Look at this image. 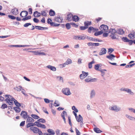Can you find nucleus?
Listing matches in <instances>:
<instances>
[{
    "label": "nucleus",
    "instance_id": "nucleus-1",
    "mask_svg": "<svg viewBox=\"0 0 135 135\" xmlns=\"http://www.w3.org/2000/svg\"><path fill=\"white\" fill-rule=\"evenodd\" d=\"M109 32L111 34L110 36L112 39L117 38V37H118V35L117 34V31L115 29H111Z\"/></svg>",
    "mask_w": 135,
    "mask_h": 135
},
{
    "label": "nucleus",
    "instance_id": "nucleus-2",
    "mask_svg": "<svg viewBox=\"0 0 135 135\" xmlns=\"http://www.w3.org/2000/svg\"><path fill=\"white\" fill-rule=\"evenodd\" d=\"M30 129L35 133H38L39 135H42V131L37 127H30Z\"/></svg>",
    "mask_w": 135,
    "mask_h": 135
},
{
    "label": "nucleus",
    "instance_id": "nucleus-3",
    "mask_svg": "<svg viewBox=\"0 0 135 135\" xmlns=\"http://www.w3.org/2000/svg\"><path fill=\"white\" fill-rule=\"evenodd\" d=\"M73 113L75 116L77 121L78 122H80L81 123H83V118L79 114L78 117L76 113L75 112L73 111Z\"/></svg>",
    "mask_w": 135,
    "mask_h": 135
},
{
    "label": "nucleus",
    "instance_id": "nucleus-4",
    "mask_svg": "<svg viewBox=\"0 0 135 135\" xmlns=\"http://www.w3.org/2000/svg\"><path fill=\"white\" fill-rule=\"evenodd\" d=\"M62 91L63 94L67 95H69L71 94V93L70 91V89L68 88H63L62 90Z\"/></svg>",
    "mask_w": 135,
    "mask_h": 135
},
{
    "label": "nucleus",
    "instance_id": "nucleus-5",
    "mask_svg": "<svg viewBox=\"0 0 135 135\" xmlns=\"http://www.w3.org/2000/svg\"><path fill=\"white\" fill-rule=\"evenodd\" d=\"M110 109L111 110L114 111L115 112H118L120 110L121 108L117 106L116 105H114L112 106Z\"/></svg>",
    "mask_w": 135,
    "mask_h": 135
},
{
    "label": "nucleus",
    "instance_id": "nucleus-6",
    "mask_svg": "<svg viewBox=\"0 0 135 135\" xmlns=\"http://www.w3.org/2000/svg\"><path fill=\"white\" fill-rule=\"evenodd\" d=\"M20 115L22 116V117L24 119H26L28 116L27 114V113L26 111H21Z\"/></svg>",
    "mask_w": 135,
    "mask_h": 135
},
{
    "label": "nucleus",
    "instance_id": "nucleus-7",
    "mask_svg": "<svg viewBox=\"0 0 135 135\" xmlns=\"http://www.w3.org/2000/svg\"><path fill=\"white\" fill-rule=\"evenodd\" d=\"M82 73L80 75V77L81 79L85 78L86 76L88 75V73L84 71H82Z\"/></svg>",
    "mask_w": 135,
    "mask_h": 135
},
{
    "label": "nucleus",
    "instance_id": "nucleus-8",
    "mask_svg": "<svg viewBox=\"0 0 135 135\" xmlns=\"http://www.w3.org/2000/svg\"><path fill=\"white\" fill-rule=\"evenodd\" d=\"M86 38L90 41H92L95 42L98 41V42H100L102 41L100 40L99 39L92 37L90 36H87Z\"/></svg>",
    "mask_w": 135,
    "mask_h": 135
},
{
    "label": "nucleus",
    "instance_id": "nucleus-9",
    "mask_svg": "<svg viewBox=\"0 0 135 135\" xmlns=\"http://www.w3.org/2000/svg\"><path fill=\"white\" fill-rule=\"evenodd\" d=\"M28 12L26 11H22L20 14L22 17H25L27 16L28 15Z\"/></svg>",
    "mask_w": 135,
    "mask_h": 135
},
{
    "label": "nucleus",
    "instance_id": "nucleus-10",
    "mask_svg": "<svg viewBox=\"0 0 135 135\" xmlns=\"http://www.w3.org/2000/svg\"><path fill=\"white\" fill-rule=\"evenodd\" d=\"M99 28L102 31L103 30L107 31L108 29V27L106 25L103 24L100 26Z\"/></svg>",
    "mask_w": 135,
    "mask_h": 135
},
{
    "label": "nucleus",
    "instance_id": "nucleus-11",
    "mask_svg": "<svg viewBox=\"0 0 135 135\" xmlns=\"http://www.w3.org/2000/svg\"><path fill=\"white\" fill-rule=\"evenodd\" d=\"M107 50L105 48H103L101 49V50L99 53L100 55H102L106 54Z\"/></svg>",
    "mask_w": 135,
    "mask_h": 135
},
{
    "label": "nucleus",
    "instance_id": "nucleus-12",
    "mask_svg": "<svg viewBox=\"0 0 135 135\" xmlns=\"http://www.w3.org/2000/svg\"><path fill=\"white\" fill-rule=\"evenodd\" d=\"M97 80L96 78H94L93 79L91 78H86L85 79V81L86 82H95Z\"/></svg>",
    "mask_w": 135,
    "mask_h": 135
},
{
    "label": "nucleus",
    "instance_id": "nucleus-13",
    "mask_svg": "<svg viewBox=\"0 0 135 135\" xmlns=\"http://www.w3.org/2000/svg\"><path fill=\"white\" fill-rule=\"evenodd\" d=\"M11 12L13 15H16L18 13V10L16 8H15L11 10Z\"/></svg>",
    "mask_w": 135,
    "mask_h": 135
},
{
    "label": "nucleus",
    "instance_id": "nucleus-14",
    "mask_svg": "<svg viewBox=\"0 0 135 135\" xmlns=\"http://www.w3.org/2000/svg\"><path fill=\"white\" fill-rule=\"evenodd\" d=\"M54 20L55 21L59 22H61L62 21L63 19L62 17L59 16L55 17Z\"/></svg>",
    "mask_w": 135,
    "mask_h": 135
},
{
    "label": "nucleus",
    "instance_id": "nucleus-15",
    "mask_svg": "<svg viewBox=\"0 0 135 135\" xmlns=\"http://www.w3.org/2000/svg\"><path fill=\"white\" fill-rule=\"evenodd\" d=\"M35 28L39 30H43L45 29L46 30L48 29V28L47 27H43L40 26H35Z\"/></svg>",
    "mask_w": 135,
    "mask_h": 135
},
{
    "label": "nucleus",
    "instance_id": "nucleus-16",
    "mask_svg": "<svg viewBox=\"0 0 135 135\" xmlns=\"http://www.w3.org/2000/svg\"><path fill=\"white\" fill-rule=\"evenodd\" d=\"M46 67L54 71H55L56 70V68L55 67L51 65H47L46 66Z\"/></svg>",
    "mask_w": 135,
    "mask_h": 135
},
{
    "label": "nucleus",
    "instance_id": "nucleus-17",
    "mask_svg": "<svg viewBox=\"0 0 135 135\" xmlns=\"http://www.w3.org/2000/svg\"><path fill=\"white\" fill-rule=\"evenodd\" d=\"M4 97H7L5 100L6 102H8V101L12 99V98H13L12 96L9 95H6L4 96Z\"/></svg>",
    "mask_w": 135,
    "mask_h": 135
},
{
    "label": "nucleus",
    "instance_id": "nucleus-18",
    "mask_svg": "<svg viewBox=\"0 0 135 135\" xmlns=\"http://www.w3.org/2000/svg\"><path fill=\"white\" fill-rule=\"evenodd\" d=\"M117 33L119 35H123L124 33V31L123 29L119 28L117 31Z\"/></svg>",
    "mask_w": 135,
    "mask_h": 135
},
{
    "label": "nucleus",
    "instance_id": "nucleus-19",
    "mask_svg": "<svg viewBox=\"0 0 135 135\" xmlns=\"http://www.w3.org/2000/svg\"><path fill=\"white\" fill-rule=\"evenodd\" d=\"M115 56L113 54H109V55L107 56L106 57L109 60H112Z\"/></svg>",
    "mask_w": 135,
    "mask_h": 135
},
{
    "label": "nucleus",
    "instance_id": "nucleus-20",
    "mask_svg": "<svg viewBox=\"0 0 135 135\" xmlns=\"http://www.w3.org/2000/svg\"><path fill=\"white\" fill-rule=\"evenodd\" d=\"M41 13L38 12L37 11L34 12L33 13L34 16L36 17H38L40 16Z\"/></svg>",
    "mask_w": 135,
    "mask_h": 135
},
{
    "label": "nucleus",
    "instance_id": "nucleus-21",
    "mask_svg": "<svg viewBox=\"0 0 135 135\" xmlns=\"http://www.w3.org/2000/svg\"><path fill=\"white\" fill-rule=\"evenodd\" d=\"M72 19L75 22H78L79 20V18L78 16L74 15L72 16Z\"/></svg>",
    "mask_w": 135,
    "mask_h": 135
},
{
    "label": "nucleus",
    "instance_id": "nucleus-22",
    "mask_svg": "<svg viewBox=\"0 0 135 135\" xmlns=\"http://www.w3.org/2000/svg\"><path fill=\"white\" fill-rule=\"evenodd\" d=\"M95 90H92L90 93V98L91 99L94 98L95 95Z\"/></svg>",
    "mask_w": 135,
    "mask_h": 135
},
{
    "label": "nucleus",
    "instance_id": "nucleus-23",
    "mask_svg": "<svg viewBox=\"0 0 135 135\" xmlns=\"http://www.w3.org/2000/svg\"><path fill=\"white\" fill-rule=\"evenodd\" d=\"M34 121V119L32 117H29V116L27 118L26 122H33Z\"/></svg>",
    "mask_w": 135,
    "mask_h": 135
},
{
    "label": "nucleus",
    "instance_id": "nucleus-24",
    "mask_svg": "<svg viewBox=\"0 0 135 135\" xmlns=\"http://www.w3.org/2000/svg\"><path fill=\"white\" fill-rule=\"evenodd\" d=\"M73 15L71 13H70L68 14L67 15V18L66 20L68 21H70L72 19V17Z\"/></svg>",
    "mask_w": 135,
    "mask_h": 135
},
{
    "label": "nucleus",
    "instance_id": "nucleus-25",
    "mask_svg": "<svg viewBox=\"0 0 135 135\" xmlns=\"http://www.w3.org/2000/svg\"><path fill=\"white\" fill-rule=\"evenodd\" d=\"M91 21H87L84 22V25L86 27H87L88 28V26L90 25L91 24Z\"/></svg>",
    "mask_w": 135,
    "mask_h": 135
},
{
    "label": "nucleus",
    "instance_id": "nucleus-26",
    "mask_svg": "<svg viewBox=\"0 0 135 135\" xmlns=\"http://www.w3.org/2000/svg\"><path fill=\"white\" fill-rule=\"evenodd\" d=\"M94 130L95 132L97 133H99L102 132V131L100 130L99 128H94Z\"/></svg>",
    "mask_w": 135,
    "mask_h": 135
},
{
    "label": "nucleus",
    "instance_id": "nucleus-27",
    "mask_svg": "<svg viewBox=\"0 0 135 135\" xmlns=\"http://www.w3.org/2000/svg\"><path fill=\"white\" fill-rule=\"evenodd\" d=\"M49 15L50 16H54L55 15V12L52 9H51L49 12Z\"/></svg>",
    "mask_w": 135,
    "mask_h": 135
},
{
    "label": "nucleus",
    "instance_id": "nucleus-28",
    "mask_svg": "<svg viewBox=\"0 0 135 135\" xmlns=\"http://www.w3.org/2000/svg\"><path fill=\"white\" fill-rule=\"evenodd\" d=\"M13 109L15 110L16 113H19L21 111V108L18 107H15L13 108Z\"/></svg>",
    "mask_w": 135,
    "mask_h": 135
},
{
    "label": "nucleus",
    "instance_id": "nucleus-29",
    "mask_svg": "<svg viewBox=\"0 0 135 135\" xmlns=\"http://www.w3.org/2000/svg\"><path fill=\"white\" fill-rule=\"evenodd\" d=\"M47 131L52 135H54L55 133V131L53 129H48Z\"/></svg>",
    "mask_w": 135,
    "mask_h": 135
},
{
    "label": "nucleus",
    "instance_id": "nucleus-30",
    "mask_svg": "<svg viewBox=\"0 0 135 135\" xmlns=\"http://www.w3.org/2000/svg\"><path fill=\"white\" fill-rule=\"evenodd\" d=\"M126 92L131 95H133L134 94V93L130 89L127 88Z\"/></svg>",
    "mask_w": 135,
    "mask_h": 135
},
{
    "label": "nucleus",
    "instance_id": "nucleus-31",
    "mask_svg": "<svg viewBox=\"0 0 135 135\" xmlns=\"http://www.w3.org/2000/svg\"><path fill=\"white\" fill-rule=\"evenodd\" d=\"M126 117L127 118H128L129 119L132 120H134L135 118L132 117L130 115H129L128 114H126Z\"/></svg>",
    "mask_w": 135,
    "mask_h": 135
},
{
    "label": "nucleus",
    "instance_id": "nucleus-32",
    "mask_svg": "<svg viewBox=\"0 0 135 135\" xmlns=\"http://www.w3.org/2000/svg\"><path fill=\"white\" fill-rule=\"evenodd\" d=\"M95 63V61H94V59H93V60L89 62L88 64V68L89 69H91L92 67V64Z\"/></svg>",
    "mask_w": 135,
    "mask_h": 135
},
{
    "label": "nucleus",
    "instance_id": "nucleus-33",
    "mask_svg": "<svg viewBox=\"0 0 135 135\" xmlns=\"http://www.w3.org/2000/svg\"><path fill=\"white\" fill-rule=\"evenodd\" d=\"M22 87L20 85L16 86L15 89L17 90V91H20L22 90Z\"/></svg>",
    "mask_w": 135,
    "mask_h": 135
},
{
    "label": "nucleus",
    "instance_id": "nucleus-34",
    "mask_svg": "<svg viewBox=\"0 0 135 135\" xmlns=\"http://www.w3.org/2000/svg\"><path fill=\"white\" fill-rule=\"evenodd\" d=\"M86 38V36H84L79 35L78 36V40H84Z\"/></svg>",
    "mask_w": 135,
    "mask_h": 135
},
{
    "label": "nucleus",
    "instance_id": "nucleus-35",
    "mask_svg": "<svg viewBox=\"0 0 135 135\" xmlns=\"http://www.w3.org/2000/svg\"><path fill=\"white\" fill-rule=\"evenodd\" d=\"M34 123H29L26 125V127L28 128L30 127H32L34 126Z\"/></svg>",
    "mask_w": 135,
    "mask_h": 135
},
{
    "label": "nucleus",
    "instance_id": "nucleus-36",
    "mask_svg": "<svg viewBox=\"0 0 135 135\" xmlns=\"http://www.w3.org/2000/svg\"><path fill=\"white\" fill-rule=\"evenodd\" d=\"M72 61L70 59H68L65 62L67 65L70 64H71Z\"/></svg>",
    "mask_w": 135,
    "mask_h": 135
},
{
    "label": "nucleus",
    "instance_id": "nucleus-37",
    "mask_svg": "<svg viewBox=\"0 0 135 135\" xmlns=\"http://www.w3.org/2000/svg\"><path fill=\"white\" fill-rule=\"evenodd\" d=\"M103 31L101 30V31H98L97 32H95L94 33V35L95 36H98L99 35H100L103 33Z\"/></svg>",
    "mask_w": 135,
    "mask_h": 135
},
{
    "label": "nucleus",
    "instance_id": "nucleus-38",
    "mask_svg": "<svg viewBox=\"0 0 135 135\" xmlns=\"http://www.w3.org/2000/svg\"><path fill=\"white\" fill-rule=\"evenodd\" d=\"M122 40L124 42H128L129 41V40L126 37H123L122 38Z\"/></svg>",
    "mask_w": 135,
    "mask_h": 135
},
{
    "label": "nucleus",
    "instance_id": "nucleus-39",
    "mask_svg": "<svg viewBox=\"0 0 135 135\" xmlns=\"http://www.w3.org/2000/svg\"><path fill=\"white\" fill-rule=\"evenodd\" d=\"M38 127L41 128L43 129H45L46 128V126L44 124L40 123L38 126Z\"/></svg>",
    "mask_w": 135,
    "mask_h": 135
},
{
    "label": "nucleus",
    "instance_id": "nucleus-40",
    "mask_svg": "<svg viewBox=\"0 0 135 135\" xmlns=\"http://www.w3.org/2000/svg\"><path fill=\"white\" fill-rule=\"evenodd\" d=\"M31 116L32 118L35 119H38L40 118L36 114H32Z\"/></svg>",
    "mask_w": 135,
    "mask_h": 135
},
{
    "label": "nucleus",
    "instance_id": "nucleus-41",
    "mask_svg": "<svg viewBox=\"0 0 135 135\" xmlns=\"http://www.w3.org/2000/svg\"><path fill=\"white\" fill-rule=\"evenodd\" d=\"M50 25L51 26H53L54 27H57L59 26L60 25V24H56L54 22H51V23H50Z\"/></svg>",
    "mask_w": 135,
    "mask_h": 135
},
{
    "label": "nucleus",
    "instance_id": "nucleus-42",
    "mask_svg": "<svg viewBox=\"0 0 135 135\" xmlns=\"http://www.w3.org/2000/svg\"><path fill=\"white\" fill-rule=\"evenodd\" d=\"M37 121L40 122H41L42 123H45L46 122L45 120L42 118H41L38 119Z\"/></svg>",
    "mask_w": 135,
    "mask_h": 135
},
{
    "label": "nucleus",
    "instance_id": "nucleus-43",
    "mask_svg": "<svg viewBox=\"0 0 135 135\" xmlns=\"http://www.w3.org/2000/svg\"><path fill=\"white\" fill-rule=\"evenodd\" d=\"M41 15L42 16L46 17L47 16V13L46 12V11H41Z\"/></svg>",
    "mask_w": 135,
    "mask_h": 135
},
{
    "label": "nucleus",
    "instance_id": "nucleus-44",
    "mask_svg": "<svg viewBox=\"0 0 135 135\" xmlns=\"http://www.w3.org/2000/svg\"><path fill=\"white\" fill-rule=\"evenodd\" d=\"M13 99H11L10 100L8 101V102H6L7 103L9 104V105H12L13 104Z\"/></svg>",
    "mask_w": 135,
    "mask_h": 135
},
{
    "label": "nucleus",
    "instance_id": "nucleus-45",
    "mask_svg": "<svg viewBox=\"0 0 135 135\" xmlns=\"http://www.w3.org/2000/svg\"><path fill=\"white\" fill-rule=\"evenodd\" d=\"M31 18V16H27L25 18H23L22 19V20L23 21H25L26 20H28L29 19H30Z\"/></svg>",
    "mask_w": 135,
    "mask_h": 135
},
{
    "label": "nucleus",
    "instance_id": "nucleus-46",
    "mask_svg": "<svg viewBox=\"0 0 135 135\" xmlns=\"http://www.w3.org/2000/svg\"><path fill=\"white\" fill-rule=\"evenodd\" d=\"M67 113L66 112L64 111L61 114V116L62 118L65 117V115H67Z\"/></svg>",
    "mask_w": 135,
    "mask_h": 135
},
{
    "label": "nucleus",
    "instance_id": "nucleus-47",
    "mask_svg": "<svg viewBox=\"0 0 135 135\" xmlns=\"http://www.w3.org/2000/svg\"><path fill=\"white\" fill-rule=\"evenodd\" d=\"M114 51V49L112 48H109L108 51V53L111 54Z\"/></svg>",
    "mask_w": 135,
    "mask_h": 135
},
{
    "label": "nucleus",
    "instance_id": "nucleus-48",
    "mask_svg": "<svg viewBox=\"0 0 135 135\" xmlns=\"http://www.w3.org/2000/svg\"><path fill=\"white\" fill-rule=\"evenodd\" d=\"M7 107V105L6 104L4 103L2 104L1 107V108L2 109H4Z\"/></svg>",
    "mask_w": 135,
    "mask_h": 135
},
{
    "label": "nucleus",
    "instance_id": "nucleus-49",
    "mask_svg": "<svg viewBox=\"0 0 135 135\" xmlns=\"http://www.w3.org/2000/svg\"><path fill=\"white\" fill-rule=\"evenodd\" d=\"M94 30V28L92 26H91L89 27L88 29V32L90 33H91V31L92 30Z\"/></svg>",
    "mask_w": 135,
    "mask_h": 135
},
{
    "label": "nucleus",
    "instance_id": "nucleus-50",
    "mask_svg": "<svg viewBox=\"0 0 135 135\" xmlns=\"http://www.w3.org/2000/svg\"><path fill=\"white\" fill-rule=\"evenodd\" d=\"M65 26L66 28L68 30L69 29L71 28L70 25V23H68L66 24Z\"/></svg>",
    "mask_w": 135,
    "mask_h": 135
},
{
    "label": "nucleus",
    "instance_id": "nucleus-51",
    "mask_svg": "<svg viewBox=\"0 0 135 135\" xmlns=\"http://www.w3.org/2000/svg\"><path fill=\"white\" fill-rule=\"evenodd\" d=\"M128 36L130 38H132V37L134 38L135 37V34L130 33L128 35Z\"/></svg>",
    "mask_w": 135,
    "mask_h": 135
},
{
    "label": "nucleus",
    "instance_id": "nucleus-52",
    "mask_svg": "<svg viewBox=\"0 0 135 135\" xmlns=\"http://www.w3.org/2000/svg\"><path fill=\"white\" fill-rule=\"evenodd\" d=\"M8 17L9 18L12 20H15L16 18V17L12 15H8Z\"/></svg>",
    "mask_w": 135,
    "mask_h": 135
},
{
    "label": "nucleus",
    "instance_id": "nucleus-53",
    "mask_svg": "<svg viewBox=\"0 0 135 135\" xmlns=\"http://www.w3.org/2000/svg\"><path fill=\"white\" fill-rule=\"evenodd\" d=\"M135 65V63H133L132 64H129L128 65H127L126 66V68H128L131 67Z\"/></svg>",
    "mask_w": 135,
    "mask_h": 135
},
{
    "label": "nucleus",
    "instance_id": "nucleus-54",
    "mask_svg": "<svg viewBox=\"0 0 135 135\" xmlns=\"http://www.w3.org/2000/svg\"><path fill=\"white\" fill-rule=\"evenodd\" d=\"M72 109L73 110H74L76 112H78V110L75 108V107L74 106H73L72 107Z\"/></svg>",
    "mask_w": 135,
    "mask_h": 135
},
{
    "label": "nucleus",
    "instance_id": "nucleus-55",
    "mask_svg": "<svg viewBox=\"0 0 135 135\" xmlns=\"http://www.w3.org/2000/svg\"><path fill=\"white\" fill-rule=\"evenodd\" d=\"M87 28V27H86L85 26H80V29L81 30H84L86 29Z\"/></svg>",
    "mask_w": 135,
    "mask_h": 135
},
{
    "label": "nucleus",
    "instance_id": "nucleus-56",
    "mask_svg": "<svg viewBox=\"0 0 135 135\" xmlns=\"http://www.w3.org/2000/svg\"><path fill=\"white\" fill-rule=\"evenodd\" d=\"M31 25V23H26L23 25V26L25 27H27Z\"/></svg>",
    "mask_w": 135,
    "mask_h": 135
},
{
    "label": "nucleus",
    "instance_id": "nucleus-57",
    "mask_svg": "<svg viewBox=\"0 0 135 135\" xmlns=\"http://www.w3.org/2000/svg\"><path fill=\"white\" fill-rule=\"evenodd\" d=\"M75 130L76 135H80V132L76 128H75Z\"/></svg>",
    "mask_w": 135,
    "mask_h": 135
},
{
    "label": "nucleus",
    "instance_id": "nucleus-58",
    "mask_svg": "<svg viewBox=\"0 0 135 135\" xmlns=\"http://www.w3.org/2000/svg\"><path fill=\"white\" fill-rule=\"evenodd\" d=\"M99 66L98 64H96L95 65L94 69L95 70L99 71Z\"/></svg>",
    "mask_w": 135,
    "mask_h": 135
},
{
    "label": "nucleus",
    "instance_id": "nucleus-59",
    "mask_svg": "<svg viewBox=\"0 0 135 135\" xmlns=\"http://www.w3.org/2000/svg\"><path fill=\"white\" fill-rule=\"evenodd\" d=\"M44 101L45 102L47 103H50V100L48 99L47 98H45L44 99Z\"/></svg>",
    "mask_w": 135,
    "mask_h": 135
},
{
    "label": "nucleus",
    "instance_id": "nucleus-60",
    "mask_svg": "<svg viewBox=\"0 0 135 135\" xmlns=\"http://www.w3.org/2000/svg\"><path fill=\"white\" fill-rule=\"evenodd\" d=\"M100 44L98 43H93V46H99V45Z\"/></svg>",
    "mask_w": 135,
    "mask_h": 135
},
{
    "label": "nucleus",
    "instance_id": "nucleus-61",
    "mask_svg": "<svg viewBox=\"0 0 135 135\" xmlns=\"http://www.w3.org/2000/svg\"><path fill=\"white\" fill-rule=\"evenodd\" d=\"M70 24L71 25L73 26L74 27L77 28L78 26L77 25H76L75 23H71Z\"/></svg>",
    "mask_w": 135,
    "mask_h": 135
},
{
    "label": "nucleus",
    "instance_id": "nucleus-62",
    "mask_svg": "<svg viewBox=\"0 0 135 135\" xmlns=\"http://www.w3.org/2000/svg\"><path fill=\"white\" fill-rule=\"evenodd\" d=\"M25 121H23L22 122L20 123V126H21V127L23 126L25 124Z\"/></svg>",
    "mask_w": 135,
    "mask_h": 135
},
{
    "label": "nucleus",
    "instance_id": "nucleus-63",
    "mask_svg": "<svg viewBox=\"0 0 135 135\" xmlns=\"http://www.w3.org/2000/svg\"><path fill=\"white\" fill-rule=\"evenodd\" d=\"M33 20L34 22H35L36 23H37L39 22L38 20V19H37V18H34L33 19Z\"/></svg>",
    "mask_w": 135,
    "mask_h": 135
},
{
    "label": "nucleus",
    "instance_id": "nucleus-64",
    "mask_svg": "<svg viewBox=\"0 0 135 135\" xmlns=\"http://www.w3.org/2000/svg\"><path fill=\"white\" fill-rule=\"evenodd\" d=\"M15 105L16 107H19L21 106V104L18 103V102L16 103Z\"/></svg>",
    "mask_w": 135,
    "mask_h": 135
}]
</instances>
